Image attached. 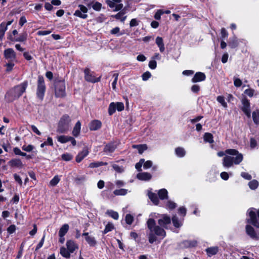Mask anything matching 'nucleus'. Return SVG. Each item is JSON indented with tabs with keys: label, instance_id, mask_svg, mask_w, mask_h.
I'll use <instances>...</instances> for the list:
<instances>
[{
	"label": "nucleus",
	"instance_id": "obj_51",
	"mask_svg": "<svg viewBox=\"0 0 259 259\" xmlns=\"http://www.w3.org/2000/svg\"><path fill=\"white\" fill-rule=\"evenodd\" d=\"M113 76L114 78V79L113 82L112 83V89L114 90H115L116 89V85L117 81V80H118V73H114L113 75Z\"/></svg>",
	"mask_w": 259,
	"mask_h": 259
},
{
	"label": "nucleus",
	"instance_id": "obj_63",
	"mask_svg": "<svg viewBox=\"0 0 259 259\" xmlns=\"http://www.w3.org/2000/svg\"><path fill=\"white\" fill-rule=\"evenodd\" d=\"M147 149V146L146 144L140 145V148H139L138 152L140 154H142Z\"/></svg>",
	"mask_w": 259,
	"mask_h": 259
},
{
	"label": "nucleus",
	"instance_id": "obj_30",
	"mask_svg": "<svg viewBox=\"0 0 259 259\" xmlns=\"http://www.w3.org/2000/svg\"><path fill=\"white\" fill-rule=\"evenodd\" d=\"M252 117L255 124H259V109H256L252 113Z\"/></svg>",
	"mask_w": 259,
	"mask_h": 259
},
{
	"label": "nucleus",
	"instance_id": "obj_52",
	"mask_svg": "<svg viewBox=\"0 0 259 259\" xmlns=\"http://www.w3.org/2000/svg\"><path fill=\"white\" fill-rule=\"evenodd\" d=\"M144 161H145L144 159H141L140 160L139 162L136 163V164L135 165V167L138 171H140L142 170L141 167H142V165H143Z\"/></svg>",
	"mask_w": 259,
	"mask_h": 259
},
{
	"label": "nucleus",
	"instance_id": "obj_54",
	"mask_svg": "<svg viewBox=\"0 0 259 259\" xmlns=\"http://www.w3.org/2000/svg\"><path fill=\"white\" fill-rule=\"evenodd\" d=\"M15 62H8V63L6 64V66L7 67V71H10L13 69V68L15 65Z\"/></svg>",
	"mask_w": 259,
	"mask_h": 259
},
{
	"label": "nucleus",
	"instance_id": "obj_59",
	"mask_svg": "<svg viewBox=\"0 0 259 259\" xmlns=\"http://www.w3.org/2000/svg\"><path fill=\"white\" fill-rule=\"evenodd\" d=\"M151 76V73L149 71H147L143 74L142 76V79L144 81L147 80Z\"/></svg>",
	"mask_w": 259,
	"mask_h": 259
},
{
	"label": "nucleus",
	"instance_id": "obj_8",
	"mask_svg": "<svg viewBox=\"0 0 259 259\" xmlns=\"http://www.w3.org/2000/svg\"><path fill=\"white\" fill-rule=\"evenodd\" d=\"M124 106L122 102H111L109 106L108 113L110 115L115 113L116 110L121 111L124 110Z\"/></svg>",
	"mask_w": 259,
	"mask_h": 259
},
{
	"label": "nucleus",
	"instance_id": "obj_13",
	"mask_svg": "<svg viewBox=\"0 0 259 259\" xmlns=\"http://www.w3.org/2000/svg\"><path fill=\"white\" fill-rule=\"evenodd\" d=\"M82 236L90 246L94 247L97 244V241L93 234L89 232H84Z\"/></svg>",
	"mask_w": 259,
	"mask_h": 259
},
{
	"label": "nucleus",
	"instance_id": "obj_46",
	"mask_svg": "<svg viewBox=\"0 0 259 259\" xmlns=\"http://www.w3.org/2000/svg\"><path fill=\"white\" fill-rule=\"evenodd\" d=\"M254 90L252 89L249 88L245 90L244 92V93L248 96L249 97L251 98L253 96L254 94Z\"/></svg>",
	"mask_w": 259,
	"mask_h": 259
},
{
	"label": "nucleus",
	"instance_id": "obj_41",
	"mask_svg": "<svg viewBox=\"0 0 259 259\" xmlns=\"http://www.w3.org/2000/svg\"><path fill=\"white\" fill-rule=\"evenodd\" d=\"M217 101L220 103L222 106L226 108L227 107V104L225 102V98L222 96H219L217 98Z\"/></svg>",
	"mask_w": 259,
	"mask_h": 259
},
{
	"label": "nucleus",
	"instance_id": "obj_5",
	"mask_svg": "<svg viewBox=\"0 0 259 259\" xmlns=\"http://www.w3.org/2000/svg\"><path fill=\"white\" fill-rule=\"evenodd\" d=\"M71 119L68 115H64L60 119L57 130L59 133H64L67 132L70 126Z\"/></svg>",
	"mask_w": 259,
	"mask_h": 259
},
{
	"label": "nucleus",
	"instance_id": "obj_1",
	"mask_svg": "<svg viewBox=\"0 0 259 259\" xmlns=\"http://www.w3.org/2000/svg\"><path fill=\"white\" fill-rule=\"evenodd\" d=\"M170 222V218L165 214L162 215L161 218L158 220V224L159 226L156 225L155 221L153 219H149L147 222L148 229L147 234L149 243H153L156 241L157 236L162 239L165 237L166 232L164 228L167 229V225H169Z\"/></svg>",
	"mask_w": 259,
	"mask_h": 259
},
{
	"label": "nucleus",
	"instance_id": "obj_37",
	"mask_svg": "<svg viewBox=\"0 0 259 259\" xmlns=\"http://www.w3.org/2000/svg\"><path fill=\"white\" fill-rule=\"evenodd\" d=\"M114 17L121 22H124L126 17L125 16V13L123 11H120L116 14Z\"/></svg>",
	"mask_w": 259,
	"mask_h": 259
},
{
	"label": "nucleus",
	"instance_id": "obj_25",
	"mask_svg": "<svg viewBox=\"0 0 259 259\" xmlns=\"http://www.w3.org/2000/svg\"><path fill=\"white\" fill-rule=\"evenodd\" d=\"M89 7H92V8L97 11H100L102 8V4L98 2L92 1L88 4Z\"/></svg>",
	"mask_w": 259,
	"mask_h": 259
},
{
	"label": "nucleus",
	"instance_id": "obj_35",
	"mask_svg": "<svg viewBox=\"0 0 259 259\" xmlns=\"http://www.w3.org/2000/svg\"><path fill=\"white\" fill-rule=\"evenodd\" d=\"M69 229V226L67 224L63 225L60 228L59 232V236H64Z\"/></svg>",
	"mask_w": 259,
	"mask_h": 259
},
{
	"label": "nucleus",
	"instance_id": "obj_40",
	"mask_svg": "<svg viewBox=\"0 0 259 259\" xmlns=\"http://www.w3.org/2000/svg\"><path fill=\"white\" fill-rule=\"evenodd\" d=\"M106 213L114 220H117L119 217L118 213L116 211L112 210H108L107 211Z\"/></svg>",
	"mask_w": 259,
	"mask_h": 259
},
{
	"label": "nucleus",
	"instance_id": "obj_29",
	"mask_svg": "<svg viewBox=\"0 0 259 259\" xmlns=\"http://www.w3.org/2000/svg\"><path fill=\"white\" fill-rule=\"evenodd\" d=\"M175 153L179 157H183L185 156L186 152L185 149L183 147H177L175 149Z\"/></svg>",
	"mask_w": 259,
	"mask_h": 259
},
{
	"label": "nucleus",
	"instance_id": "obj_24",
	"mask_svg": "<svg viewBox=\"0 0 259 259\" xmlns=\"http://www.w3.org/2000/svg\"><path fill=\"white\" fill-rule=\"evenodd\" d=\"M85 78L88 81L93 82H96L99 80V79H96L90 73L89 69H87L84 70Z\"/></svg>",
	"mask_w": 259,
	"mask_h": 259
},
{
	"label": "nucleus",
	"instance_id": "obj_34",
	"mask_svg": "<svg viewBox=\"0 0 259 259\" xmlns=\"http://www.w3.org/2000/svg\"><path fill=\"white\" fill-rule=\"evenodd\" d=\"M174 226L176 228H179L182 225V222L179 220L176 215L174 216L171 219Z\"/></svg>",
	"mask_w": 259,
	"mask_h": 259
},
{
	"label": "nucleus",
	"instance_id": "obj_6",
	"mask_svg": "<svg viewBox=\"0 0 259 259\" xmlns=\"http://www.w3.org/2000/svg\"><path fill=\"white\" fill-rule=\"evenodd\" d=\"M46 91V87L44 82L43 77L39 76L38 78L37 88L36 90L37 97L42 101L44 99L45 93Z\"/></svg>",
	"mask_w": 259,
	"mask_h": 259
},
{
	"label": "nucleus",
	"instance_id": "obj_17",
	"mask_svg": "<svg viewBox=\"0 0 259 259\" xmlns=\"http://www.w3.org/2000/svg\"><path fill=\"white\" fill-rule=\"evenodd\" d=\"M246 234L252 239H257L258 236L256 232L254 231L253 228L250 225L248 224L245 227Z\"/></svg>",
	"mask_w": 259,
	"mask_h": 259
},
{
	"label": "nucleus",
	"instance_id": "obj_10",
	"mask_svg": "<svg viewBox=\"0 0 259 259\" xmlns=\"http://www.w3.org/2000/svg\"><path fill=\"white\" fill-rule=\"evenodd\" d=\"M4 57L8 62H16V54L13 49L9 48L4 52Z\"/></svg>",
	"mask_w": 259,
	"mask_h": 259
},
{
	"label": "nucleus",
	"instance_id": "obj_12",
	"mask_svg": "<svg viewBox=\"0 0 259 259\" xmlns=\"http://www.w3.org/2000/svg\"><path fill=\"white\" fill-rule=\"evenodd\" d=\"M27 85V81H24L20 84L12 89L14 92H15V93L16 94V97H17V98H19L22 95V94L25 92Z\"/></svg>",
	"mask_w": 259,
	"mask_h": 259
},
{
	"label": "nucleus",
	"instance_id": "obj_14",
	"mask_svg": "<svg viewBox=\"0 0 259 259\" xmlns=\"http://www.w3.org/2000/svg\"><path fill=\"white\" fill-rule=\"evenodd\" d=\"M78 8L79 10H76L74 15L82 19H86L88 17V8L82 5H79Z\"/></svg>",
	"mask_w": 259,
	"mask_h": 259
},
{
	"label": "nucleus",
	"instance_id": "obj_55",
	"mask_svg": "<svg viewBox=\"0 0 259 259\" xmlns=\"http://www.w3.org/2000/svg\"><path fill=\"white\" fill-rule=\"evenodd\" d=\"M242 82L241 79L238 78L234 77V84L236 87H240L242 85Z\"/></svg>",
	"mask_w": 259,
	"mask_h": 259
},
{
	"label": "nucleus",
	"instance_id": "obj_27",
	"mask_svg": "<svg viewBox=\"0 0 259 259\" xmlns=\"http://www.w3.org/2000/svg\"><path fill=\"white\" fill-rule=\"evenodd\" d=\"M218 251L219 248L217 246L210 247L206 249V252L209 256L216 254Z\"/></svg>",
	"mask_w": 259,
	"mask_h": 259
},
{
	"label": "nucleus",
	"instance_id": "obj_18",
	"mask_svg": "<svg viewBox=\"0 0 259 259\" xmlns=\"http://www.w3.org/2000/svg\"><path fill=\"white\" fill-rule=\"evenodd\" d=\"M16 94L12 89L10 90L5 95V99L8 102H11L18 99Z\"/></svg>",
	"mask_w": 259,
	"mask_h": 259
},
{
	"label": "nucleus",
	"instance_id": "obj_4",
	"mask_svg": "<svg viewBox=\"0 0 259 259\" xmlns=\"http://www.w3.org/2000/svg\"><path fill=\"white\" fill-rule=\"evenodd\" d=\"M247 215L246 222L253 225L256 228H259V209L253 208L249 209Z\"/></svg>",
	"mask_w": 259,
	"mask_h": 259
},
{
	"label": "nucleus",
	"instance_id": "obj_28",
	"mask_svg": "<svg viewBox=\"0 0 259 259\" xmlns=\"http://www.w3.org/2000/svg\"><path fill=\"white\" fill-rule=\"evenodd\" d=\"M239 40L236 36L230 38L229 41V46L231 48H235L238 47L239 45Z\"/></svg>",
	"mask_w": 259,
	"mask_h": 259
},
{
	"label": "nucleus",
	"instance_id": "obj_64",
	"mask_svg": "<svg viewBox=\"0 0 259 259\" xmlns=\"http://www.w3.org/2000/svg\"><path fill=\"white\" fill-rule=\"evenodd\" d=\"M220 176L221 178L224 180H227L229 179V174L225 171L221 173Z\"/></svg>",
	"mask_w": 259,
	"mask_h": 259
},
{
	"label": "nucleus",
	"instance_id": "obj_60",
	"mask_svg": "<svg viewBox=\"0 0 259 259\" xmlns=\"http://www.w3.org/2000/svg\"><path fill=\"white\" fill-rule=\"evenodd\" d=\"M176 206V204L171 201H168L166 203V206L169 209H174Z\"/></svg>",
	"mask_w": 259,
	"mask_h": 259
},
{
	"label": "nucleus",
	"instance_id": "obj_56",
	"mask_svg": "<svg viewBox=\"0 0 259 259\" xmlns=\"http://www.w3.org/2000/svg\"><path fill=\"white\" fill-rule=\"evenodd\" d=\"M113 225L112 224H108L104 230V233L106 234L113 229Z\"/></svg>",
	"mask_w": 259,
	"mask_h": 259
},
{
	"label": "nucleus",
	"instance_id": "obj_48",
	"mask_svg": "<svg viewBox=\"0 0 259 259\" xmlns=\"http://www.w3.org/2000/svg\"><path fill=\"white\" fill-rule=\"evenodd\" d=\"M164 14V11L162 10H158L154 15V18L159 20L161 19V16Z\"/></svg>",
	"mask_w": 259,
	"mask_h": 259
},
{
	"label": "nucleus",
	"instance_id": "obj_62",
	"mask_svg": "<svg viewBox=\"0 0 259 259\" xmlns=\"http://www.w3.org/2000/svg\"><path fill=\"white\" fill-rule=\"evenodd\" d=\"M16 230V226L14 225L10 226L8 229L7 231L9 234L13 233Z\"/></svg>",
	"mask_w": 259,
	"mask_h": 259
},
{
	"label": "nucleus",
	"instance_id": "obj_39",
	"mask_svg": "<svg viewBox=\"0 0 259 259\" xmlns=\"http://www.w3.org/2000/svg\"><path fill=\"white\" fill-rule=\"evenodd\" d=\"M204 140L205 142H208L209 143H213V140L212 135L210 133H205L204 135Z\"/></svg>",
	"mask_w": 259,
	"mask_h": 259
},
{
	"label": "nucleus",
	"instance_id": "obj_36",
	"mask_svg": "<svg viewBox=\"0 0 259 259\" xmlns=\"http://www.w3.org/2000/svg\"><path fill=\"white\" fill-rule=\"evenodd\" d=\"M70 136H59L57 137L58 141L61 143H66L69 141V138Z\"/></svg>",
	"mask_w": 259,
	"mask_h": 259
},
{
	"label": "nucleus",
	"instance_id": "obj_61",
	"mask_svg": "<svg viewBox=\"0 0 259 259\" xmlns=\"http://www.w3.org/2000/svg\"><path fill=\"white\" fill-rule=\"evenodd\" d=\"M157 63L155 60H151L149 62V67L152 69H154L156 68Z\"/></svg>",
	"mask_w": 259,
	"mask_h": 259
},
{
	"label": "nucleus",
	"instance_id": "obj_7",
	"mask_svg": "<svg viewBox=\"0 0 259 259\" xmlns=\"http://www.w3.org/2000/svg\"><path fill=\"white\" fill-rule=\"evenodd\" d=\"M55 95L58 97H62L65 95V83L64 80L55 82Z\"/></svg>",
	"mask_w": 259,
	"mask_h": 259
},
{
	"label": "nucleus",
	"instance_id": "obj_42",
	"mask_svg": "<svg viewBox=\"0 0 259 259\" xmlns=\"http://www.w3.org/2000/svg\"><path fill=\"white\" fill-rule=\"evenodd\" d=\"M113 193L115 195H125L127 193V190L125 189L115 190Z\"/></svg>",
	"mask_w": 259,
	"mask_h": 259
},
{
	"label": "nucleus",
	"instance_id": "obj_38",
	"mask_svg": "<svg viewBox=\"0 0 259 259\" xmlns=\"http://www.w3.org/2000/svg\"><path fill=\"white\" fill-rule=\"evenodd\" d=\"M248 186L251 190H255L258 186V182L256 180H253L248 183Z\"/></svg>",
	"mask_w": 259,
	"mask_h": 259
},
{
	"label": "nucleus",
	"instance_id": "obj_31",
	"mask_svg": "<svg viewBox=\"0 0 259 259\" xmlns=\"http://www.w3.org/2000/svg\"><path fill=\"white\" fill-rule=\"evenodd\" d=\"M116 149V146L113 144H109L105 146L104 151L107 153H112Z\"/></svg>",
	"mask_w": 259,
	"mask_h": 259
},
{
	"label": "nucleus",
	"instance_id": "obj_58",
	"mask_svg": "<svg viewBox=\"0 0 259 259\" xmlns=\"http://www.w3.org/2000/svg\"><path fill=\"white\" fill-rule=\"evenodd\" d=\"M120 28L118 27H115L111 30V33L112 34L120 35L122 33H120Z\"/></svg>",
	"mask_w": 259,
	"mask_h": 259
},
{
	"label": "nucleus",
	"instance_id": "obj_43",
	"mask_svg": "<svg viewBox=\"0 0 259 259\" xmlns=\"http://www.w3.org/2000/svg\"><path fill=\"white\" fill-rule=\"evenodd\" d=\"M62 159L64 161H70L73 158V155L70 153H66L61 155Z\"/></svg>",
	"mask_w": 259,
	"mask_h": 259
},
{
	"label": "nucleus",
	"instance_id": "obj_2",
	"mask_svg": "<svg viewBox=\"0 0 259 259\" xmlns=\"http://www.w3.org/2000/svg\"><path fill=\"white\" fill-rule=\"evenodd\" d=\"M226 153L227 155L224 157L222 163L225 167H231L234 164H239L243 160L242 154L235 149H227Z\"/></svg>",
	"mask_w": 259,
	"mask_h": 259
},
{
	"label": "nucleus",
	"instance_id": "obj_22",
	"mask_svg": "<svg viewBox=\"0 0 259 259\" xmlns=\"http://www.w3.org/2000/svg\"><path fill=\"white\" fill-rule=\"evenodd\" d=\"M81 122L78 121L73 127L72 134L75 137H77L80 135L81 130Z\"/></svg>",
	"mask_w": 259,
	"mask_h": 259
},
{
	"label": "nucleus",
	"instance_id": "obj_49",
	"mask_svg": "<svg viewBox=\"0 0 259 259\" xmlns=\"http://www.w3.org/2000/svg\"><path fill=\"white\" fill-rule=\"evenodd\" d=\"M27 37V35L26 33H24L21 34L20 36L16 39L17 41H24L26 40Z\"/></svg>",
	"mask_w": 259,
	"mask_h": 259
},
{
	"label": "nucleus",
	"instance_id": "obj_16",
	"mask_svg": "<svg viewBox=\"0 0 259 259\" xmlns=\"http://www.w3.org/2000/svg\"><path fill=\"white\" fill-rule=\"evenodd\" d=\"M206 79V76L205 74L201 72H197L194 75L192 78V82L196 83L197 82H201L205 80Z\"/></svg>",
	"mask_w": 259,
	"mask_h": 259
},
{
	"label": "nucleus",
	"instance_id": "obj_53",
	"mask_svg": "<svg viewBox=\"0 0 259 259\" xmlns=\"http://www.w3.org/2000/svg\"><path fill=\"white\" fill-rule=\"evenodd\" d=\"M153 162L151 160H147L144 161L143 163V167L144 169H147L152 167Z\"/></svg>",
	"mask_w": 259,
	"mask_h": 259
},
{
	"label": "nucleus",
	"instance_id": "obj_33",
	"mask_svg": "<svg viewBox=\"0 0 259 259\" xmlns=\"http://www.w3.org/2000/svg\"><path fill=\"white\" fill-rule=\"evenodd\" d=\"M7 29L5 22H3L0 24V40H2L4 37L5 33Z\"/></svg>",
	"mask_w": 259,
	"mask_h": 259
},
{
	"label": "nucleus",
	"instance_id": "obj_20",
	"mask_svg": "<svg viewBox=\"0 0 259 259\" xmlns=\"http://www.w3.org/2000/svg\"><path fill=\"white\" fill-rule=\"evenodd\" d=\"M9 164L12 167L22 168L24 166V164L22 162L21 160L19 158L12 159L9 162Z\"/></svg>",
	"mask_w": 259,
	"mask_h": 259
},
{
	"label": "nucleus",
	"instance_id": "obj_23",
	"mask_svg": "<svg viewBox=\"0 0 259 259\" xmlns=\"http://www.w3.org/2000/svg\"><path fill=\"white\" fill-rule=\"evenodd\" d=\"M155 42L158 47L160 52H163L165 50V47L162 38L160 36H157L156 38Z\"/></svg>",
	"mask_w": 259,
	"mask_h": 259
},
{
	"label": "nucleus",
	"instance_id": "obj_15",
	"mask_svg": "<svg viewBox=\"0 0 259 259\" xmlns=\"http://www.w3.org/2000/svg\"><path fill=\"white\" fill-rule=\"evenodd\" d=\"M89 153V148L85 147L76 156L75 160L77 162H81L84 157Z\"/></svg>",
	"mask_w": 259,
	"mask_h": 259
},
{
	"label": "nucleus",
	"instance_id": "obj_19",
	"mask_svg": "<svg viewBox=\"0 0 259 259\" xmlns=\"http://www.w3.org/2000/svg\"><path fill=\"white\" fill-rule=\"evenodd\" d=\"M102 122L99 120H94L89 124V128L91 131H97L101 128Z\"/></svg>",
	"mask_w": 259,
	"mask_h": 259
},
{
	"label": "nucleus",
	"instance_id": "obj_9",
	"mask_svg": "<svg viewBox=\"0 0 259 259\" xmlns=\"http://www.w3.org/2000/svg\"><path fill=\"white\" fill-rule=\"evenodd\" d=\"M241 103L242 111L247 117L250 118L251 117V109L249 100L247 98L244 97L241 100Z\"/></svg>",
	"mask_w": 259,
	"mask_h": 259
},
{
	"label": "nucleus",
	"instance_id": "obj_21",
	"mask_svg": "<svg viewBox=\"0 0 259 259\" xmlns=\"http://www.w3.org/2000/svg\"><path fill=\"white\" fill-rule=\"evenodd\" d=\"M137 178L141 181H149L152 178V175L148 172H140L137 175Z\"/></svg>",
	"mask_w": 259,
	"mask_h": 259
},
{
	"label": "nucleus",
	"instance_id": "obj_32",
	"mask_svg": "<svg viewBox=\"0 0 259 259\" xmlns=\"http://www.w3.org/2000/svg\"><path fill=\"white\" fill-rule=\"evenodd\" d=\"M159 197L161 199H166L168 197L167 191L165 189H161L158 192Z\"/></svg>",
	"mask_w": 259,
	"mask_h": 259
},
{
	"label": "nucleus",
	"instance_id": "obj_3",
	"mask_svg": "<svg viewBox=\"0 0 259 259\" xmlns=\"http://www.w3.org/2000/svg\"><path fill=\"white\" fill-rule=\"evenodd\" d=\"M66 247H62L60 248V254L65 258H69L70 253H73L76 249H78V246L76 242L72 240H67L66 242Z\"/></svg>",
	"mask_w": 259,
	"mask_h": 259
},
{
	"label": "nucleus",
	"instance_id": "obj_45",
	"mask_svg": "<svg viewBox=\"0 0 259 259\" xmlns=\"http://www.w3.org/2000/svg\"><path fill=\"white\" fill-rule=\"evenodd\" d=\"M60 180L58 176H55L50 182V185L51 186H56L59 182Z\"/></svg>",
	"mask_w": 259,
	"mask_h": 259
},
{
	"label": "nucleus",
	"instance_id": "obj_26",
	"mask_svg": "<svg viewBox=\"0 0 259 259\" xmlns=\"http://www.w3.org/2000/svg\"><path fill=\"white\" fill-rule=\"evenodd\" d=\"M148 195L149 198L155 205H157L159 202V199L155 193H154L150 191H148Z\"/></svg>",
	"mask_w": 259,
	"mask_h": 259
},
{
	"label": "nucleus",
	"instance_id": "obj_11",
	"mask_svg": "<svg viewBox=\"0 0 259 259\" xmlns=\"http://www.w3.org/2000/svg\"><path fill=\"white\" fill-rule=\"evenodd\" d=\"M121 0H106V3L111 8L115 11L120 10L123 7V4L121 3Z\"/></svg>",
	"mask_w": 259,
	"mask_h": 259
},
{
	"label": "nucleus",
	"instance_id": "obj_47",
	"mask_svg": "<svg viewBox=\"0 0 259 259\" xmlns=\"http://www.w3.org/2000/svg\"><path fill=\"white\" fill-rule=\"evenodd\" d=\"M34 148V146H32V145H25L22 147V149L23 150L28 152H31V151H32L33 150Z\"/></svg>",
	"mask_w": 259,
	"mask_h": 259
},
{
	"label": "nucleus",
	"instance_id": "obj_50",
	"mask_svg": "<svg viewBox=\"0 0 259 259\" xmlns=\"http://www.w3.org/2000/svg\"><path fill=\"white\" fill-rule=\"evenodd\" d=\"M125 222L126 223L128 224L131 225L132 224L133 220H134V217L130 214H127L125 216Z\"/></svg>",
	"mask_w": 259,
	"mask_h": 259
},
{
	"label": "nucleus",
	"instance_id": "obj_57",
	"mask_svg": "<svg viewBox=\"0 0 259 259\" xmlns=\"http://www.w3.org/2000/svg\"><path fill=\"white\" fill-rule=\"evenodd\" d=\"M185 245L187 247L195 246L197 244V241H186L185 242Z\"/></svg>",
	"mask_w": 259,
	"mask_h": 259
},
{
	"label": "nucleus",
	"instance_id": "obj_44",
	"mask_svg": "<svg viewBox=\"0 0 259 259\" xmlns=\"http://www.w3.org/2000/svg\"><path fill=\"white\" fill-rule=\"evenodd\" d=\"M107 165V163H104L103 162H92L89 164V167L90 168H94L98 167L102 165Z\"/></svg>",
	"mask_w": 259,
	"mask_h": 259
}]
</instances>
